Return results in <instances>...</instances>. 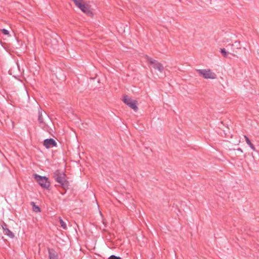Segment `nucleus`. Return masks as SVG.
Instances as JSON below:
<instances>
[{
  "mask_svg": "<svg viewBox=\"0 0 259 259\" xmlns=\"http://www.w3.org/2000/svg\"><path fill=\"white\" fill-rule=\"evenodd\" d=\"M247 144L249 145V146H251V145H252V144L251 143V142H250L249 143H247Z\"/></svg>",
  "mask_w": 259,
  "mask_h": 259,
  "instance_id": "aec40b11",
  "label": "nucleus"
},
{
  "mask_svg": "<svg viewBox=\"0 0 259 259\" xmlns=\"http://www.w3.org/2000/svg\"><path fill=\"white\" fill-rule=\"evenodd\" d=\"M250 148H251V149L252 150H253V151H255V147H254V146H253V144H252V145H251V146H250Z\"/></svg>",
  "mask_w": 259,
  "mask_h": 259,
  "instance_id": "a211bd4d",
  "label": "nucleus"
},
{
  "mask_svg": "<svg viewBox=\"0 0 259 259\" xmlns=\"http://www.w3.org/2000/svg\"><path fill=\"white\" fill-rule=\"evenodd\" d=\"M109 259H121V258L115 255H111L109 256Z\"/></svg>",
  "mask_w": 259,
  "mask_h": 259,
  "instance_id": "2eb2a0df",
  "label": "nucleus"
},
{
  "mask_svg": "<svg viewBox=\"0 0 259 259\" xmlns=\"http://www.w3.org/2000/svg\"><path fill=\"white\" fill-rule=\"evenodd\" d=\"M3 229L5 233V234L9 236L11 238H13L14 237V234L12 233L8 228H7V225L5 224L2 226Z\"/></svg>",
  "mask_w": 259,
  "mask_h": 259,
  "instance_id": "9d476101",
  "label": "nucleus"
},
{
  "mask_svg": "<svg viewBox=\"0 0 259 259\" xmlns=\"http://www.w3.org/2000/svg\"><path fill=\"white\" fill-rule=\"evenodd\" d=\"M247 144L249 145V146H251V145H252V144L251 143V142H250L249 143H247Z\"/></svg>",
  "mask_w": 259,
  "mask_h": 259,
  "instance_id": "6ab92c4d",
  "label": "nucleus"
},
{
  "mask_svg": "<svg viewBox=\"0 0 259 259\" xmlns=\"http://www.w3.org/2000/svg\"><path fill=\"white\" fill-rule=\"evenodd\" d=\"M134 208H135V206H132V207H131V209H134Z\"/></svg>",
  "mask_w": 259,
  "mask_h": 259,
  "instance_id": "4be33fe9",
  "label": "nucleus"
},
{
  "mask_svg": "<svg viewBox=\"0 0 259 259\" xmlns=\"http://www.w3.org/2000/svg\"><path fill=\"white\" fill-rule=\"evenodd\" d=\"M59 222H60V223L61 224V227L64 229H67V226H66V224L65 223V222H64V221L62 220V219L60 217L59 218Z\"/></svg>",
  "mask_w": 259,
  "mask_h": 259,
  "instance_id": "ddd939ff",
  "label": "nucleus"
},
{
  "mask_svg": "<svg viewBox=\"0 0 259 259\" xmlns=\"http://www.w3.org/2000/svg\"><path fill=\"white\" fill-rule=\"evenodd\" d=\"M197 71L205 79H215L217 77L216 74L212 72L209 69H197Z\"/></svg>",
  "mask_w": 259,
  "mask_h": 259,
  "instance_id": "7ed1b4c3",
  "label": "nucleus"
},
{
  "mask_svg": "<svg viewBox=\"0 0 259 259\" xmlns=\"http://www.w3.org/2000/svg\"><path fill=\"white\" fill-rule=\"evenodd\" d=\"M44 145L47 148H50L53 147H56L57 143L53 139H47L44 141Z\"/></svg>",
  "mask_w": 259,
  "mask_h": 259,
  "instance_id": "6e6552de",
  "label": "nucleus"
},
{
  "mask_svg": "<svg viewBox=\"0 0 259 259\" xmlns=\"http://www.w3.org/2000/svg\"><path fill=\"white\" fill-rule=\"evenodd\" d=\"M244 138L247 144L250 142L249 138L246 136H244Z\"/></svg>",
  "mask_w": 259,
  "mask_h": 259,
  "instance_id": "f3484780",
  "label": "nucleus"
},
{
  "mask_svg": "<svg viewBox=\"0 0 259 259\" xmlns=\"http://www.w3.org/2000/svg\"><path fill=\"white\" fill-rule=\"evenodd\" d=\"M233 46V44H232V45H228V46H227V48H228V47H232Z\"/></svg>",
  "mask_w": 259,
  "mask_h": 259,
  "instance_id": "412c9836",
  "label": "nucleus"
},
{
  "mask_svg": "<svg viewBox=\"0 0 259 259\" xmlns=\"http://www.w3.org/2000/svg\"><path fill=\"white\" fill-rule=\"evenodd\" d=\"M49 259H58L57 254L53 249H48Z\"/></svg>",
  "mask_w": 259,
  "mask_h": 259,
  "instance_id": "9b49d317",
  "label": "nucleus"
},
{
  "mask_svg": "<svg viewBox=\"0 0 259 259\" xmlns=\"http://www.w3.org/2000/svg\"><path fill=\"white\" fill-rule=\"evenodd\" d=\"M123 101L135 111H137L138 110V108L136 104V102L128 98L127 96L124 97Z\"/></svg>",
  "mask_w": 259,
  "mask_h": 259,
  "instance_id": "0eeeda50",
  "label": "nucleus"
},
{
  "mask_svg": "<svg viewBox=\"0 0 259 259\" xmlns=\"http://www.w3.org/2000/svg\"><path fill=\"white\" fill-rule=\"evenodd\" d=\"M146 58L147 61L152 65V67L155 69L158 70L160 72H163L164 67L161 63L148 56H146Z\"/></svg>",
  "mask_w": 259,
  "mask_h": 259,
  "instance_id": "423d86ee",
  "label": "nucleus"
},
{
  "mask_svg": "<svg viewBox=\"0 0 259 259\" xmlns=\"http://www.w3.org/2000/svg\"><path fill=\"white\" fill-rule=\"evenodd\" d=\"M45 118H44L41 109L38 110V121L40 123V126L46 131L48 130V123L51 122L50 118L49 116L45 113Z\"/></svg>",
  "mask_w": 259,
  "mask_h": 259,
  "instance_id": "f257e3e1",
  "label": "nucleus"
},
{
  "mask_svg": "<svg viewBox=\"0 0 259 259\" xmlns=\"http://www.w3.org/2000/svg\"><path fill=\"white\" fill-rule=\"evenodd\" d=\"M34 178L42 188L46 189L49 188L50 184L47 177L35 174Z\"/></svg>",
  "mask_w": 259,
  "mask_h": 259,
  "instance_id": "20e7f679",
  "label": "nucleus"
},
{
  "mask_svg": "<svg viewBox=\"0 0 259 259\" xmlns=\"http://www.w3.org/2000/svg\"><path fill=\"white\" fill-rule=\"evenodd\" d=\"M54 177L56 182L62 186H65L66 182V175L62 171L59 170H56L54 173Z\"/></svg>",
  "mask_w": 259,
  "mask_h": 259,
  "instance_id": "f03ea898",
  "label": "nucleus"
},
{
  "mask_svg": "<svg viewBox=\"0 0 259 259\" xmlns=\"http://www.w3.org/2000/svg\"><path fill=\"white\" fill-rule=\"evenodd\" d=\"M57 37L61 40L60 38L57 35H55V37L52 36L51 38L50 39V42H49V41L47 42L48 45L50 44L51 47L53 48V49H56L57 46L58 44V41L57 40Z\"/></svg>",
  "mask_w": 259,
  "mask_h": 259,
  "instance_id": "1a4fd4ad",
  "label": "nucleus"
},
{
  "mask_svg": "<svg viewBox=\"0 0 259 259\" xmlns=\"http://www.w3.org/2000/svg\"><path fill=\"white\" fill-rule=\"evenodd\" d=\"M75 5L79 8L83 12L88 15H92V12L90 11L88 6L81 3V0H73Z\"/></svg>",
  "mask_w": 259,
  "mask_h": 259,
  "instance_id": "39448f33",
  "label": "nucleus"
},
{
  "mask_svg": "<svg viewBox=\"0 0 259 259\" xmlns=\"http://www.w3.org/2000/svg\"><path fill=\"white\" fill-rule=\"evenodd\" d=\"M31 204L33 206V210L34 212H38L40 211V208L38 206L35 205L34 202H31Z\"/></svg>",
  "mask_w": 259,
  "mask_h": 259,
  "instance_id": "f8f14e48",
  "label": "nucleus"
},
{
  "mask_svg": "<svg viewBox=\"0 0 259 259\" xmlns=\"http://www.w3.org/2000/svg\"><path fill=\"white\" fill-rule=\"evenodd\" d=\"M220 52L224 57L227 58L228 57L229 53L225 49H221Z\"/></svg>",
  "mask_w": 259,
  "mask_h": 259,
  "instance_id": "4468645a",
  "label": "nucleus"
},
{
  "mask_svg": "<svg viewBox=\"0 0 259 259\" xmlns=\"http://www.w3.org/2000/svg\"><path fill=\"white\" fill-rule=\"evenodd\" d=\"M2 33L4 34H5V35H9V32L8 30L6 29H2Z\"/></svg>",
  "mask_w": 259,
  "mask_h": 259,
  "instance_id": "dca6fc26",
  "label": "nucleus"
}]
</instances>
